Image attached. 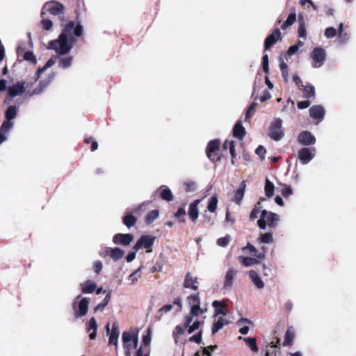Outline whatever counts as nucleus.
Segmentation results:
<instances>
[{
	"label": "nucleus",
	"mask_w": 356,
	"mask_h": 356,
	"mask_svg": "<svg viewBox=\"0 0 356 356\" xmlns=\"http://www.w3.org/2000/svg\"><path fill=\"white\" fill-rule=\"evenodd\" d=\"M82 31L83 27L81 24L76 25L74 22H70L65 25L57 40L49 42L48 48L60 55L67 54L72 49L76 37H80Z\"/></svg>",
	"instance_id": "1"
},
{
	"label": "nucleus",
	"mask_w": 356,
	"mask_h": 356,
	"mask_svg": "<svg viewBox=\"0 0 356 356\" xmlns=\"http://www.w3.org/2000/svg\"><path fill=\"white\" fill-rule=\"evenodd\" d=\"M41 15H42V18L41 23H42V26L43 29L45 30H47V31L50 30L53 26L52 21L51 19L45 18L44 12H42Z\"/></svg>",
	"instance_id": "41"
},
{
	"label": "nucleus",
	"mask_w": 356,
	"mask_h": 356,
	"mask_svg": "<svg viewBox=\"0 0 356 356\" xmlns=\"http://www.w3.org/2000/svg\"><path fill=\"white\" fill-rule=\"evenodd\" d=\"M314 149H311L306 147L301 148L298 153V159L303 165L307 164L310 161H312L314 157Z\"/></svg>",
	"instance_id": "12"
},
{
	"label": "nucleus",
	"mask_w": 356,
	"mask_h": 356,
	"mask_svg": "<svg viewBox=\"0 0 356 356\" xmlns=\"http://www.w3.org/2000/svg\"><path fill=\"white\" fill-rule=\"evenodd\" d=\"M260 212V209L259 207H256L250 213V218L252 220H254L258 218L259 214Z\"/></svg>",
	"instance_id": "62"
},
{
	"label": "nucleus",
	"mask_w": 356,
	"mask_h": 356,
	"mask_svg": "<svg viewBox=\"0 0 356 356\" xmlns=\"http://www.w3.org/2000/svg\"><path fill=\"white\" fill-rule=\"evenodd\" d=\"M245 129L242 125L241 121L237 122L233 130L234 136L242 140L245 135Z\"/></svg>",
	"instance_id": "29"
},
{
	"label": "nucleus",
	"mask_w": 356,
	"mask_h": 356,
	"mask_svg": "<svg viewBox=\"0 0 356 356\" xmlns=\"http://www.w3.org/2000/svg\"><path fill=\"white\" fill-rule=\"evenodd\" d=\"M243 340L252 351H258V348L254 338H243Z\"/></svg>",
	"instance_id": "42"
},
{
	"label": "nucleus",
	"mask_w": 356,
	"mask_h": 356,
	"mask_svg": "<svg viewBox=\"0 0 356 356\" xmlns=\"http://www.w3.org/2000/svg\"><path fill=\"white\" fill-rule=\"evenodd\" d=\"M17 112L18 107L15 105L9 106L5 112L6 120L3 122H8V123L10 124V129L13 127V122H11V120L16 118Z\"/></svg>",
	"instance_id": "16"
},
{
	"label": "nucleus",
	"mask_w": 356,
	"mask_h": 356,
	"mask_svg": "<svg viewBox=\"0 0 356 356\" xmlns=\"http://www.w3.org/2000/svg\"><path fill=\"white\" fill-rule=\"evenodd\" d=\"M124 254V252L119 248H113L111 250L110 256L114 261L120 259Z\"/></svg>",
	"instance_id": "35"
},
{
	"label": "nucleus",
	"mask_w": 356,
	"mask_h": 356,
	"mask_svg": "<svg viewBox=\"0 0 356 356\" xmlns=\"http://www.w3.org/2000/svg\"><path fill=\"white\" fill-rule=\"evenodd\" d=\"M188 301L189 305H191V307H192V305H200V300L198 293H195L188 296Z\"/></svg>",
	"instance_id": "48"
},
{
	"label": "nucleus",
	"mask_w": 356,
	"mask_h": 356,
	"mask_svg": "<svg viewBox=\"0 0 356 356\" xmlns=\"http://www.w3.org/2000/svg\"><path fill=\"white\" fill-rule=\"evenodd\" d=\"M229 321L226 319L225 316H217L215 319L213 327L212 334H215L217 332L221 330L225 325L228 324Z\"/></svg>",
	"instance_id": "20"
},
{
	"label": "nucleus",
	"mask_w": 356,
	"mask_h": 356,
	"mask_svg": "<svg viewBox=\"0 0 356 356\" xmlns=\"http://www.w3.org/2000/svg\"><path fill=\"white\" fill-rule=\"evenodd\" d=\"M57 59H59L58 62V66L62 68H67L69 66L71 65L72 62L73 60V56H69L66 57H62L60 58L58 56H55L52 58H51L46 63V64L44 65L43 67L39 68L37 72V79H40L42 76V74L48 68L51 67L53 65H54L57 60Z\"/></svg>",
	"instance_id": "5"
},
{
	"label": "nucleus",
	"mask_w": 356,
	"mask_h": 356,
	"mask_svg": "<svg viewBox=\"0 0 356 356\" xmlns=\"http://www.w3.org/2000/svg\"><path fill=\"white\" fill-rule=\"evenodd\" d=\"M303 92V97L305 98H312L315 96V88L310 83H308L305 86L303 85V87L300 88Z\"/></svg>",
	"instance_id": "26"
},
{
	"label": "nucleus",
	"mask_w": 356,
	"mask_h": 356,
	"mask_svg": "<svg viewBox=\"0 0 356 356\" xmlns=\"http://www.w3.org/2000/svg\"><path fill=\"white\" fill-rule=\"evenodd\" d=\"M257 106V103H252L248 108V109L247 110L246 113H245V120H248L252 115L253 113L254 112Z\"/></svg>",
	"instance_id": "50"
},
{
	"label": "nucleus",
	"mask_w": 356,
	"mask_h": 356,
	"mask_svg": "<svg viewBox=\"0 0 356 356\" xmlns=\"http://www.w3.org/2000/svg\"><path fill=\"white\" fill-rule=\"evenodd\" d=\"M141 268H138L134 273H132L129 279L132 281L133 283H135L138 281V278L136 277V275L140 271Z\"/></svg>",
	"instance_id": "61"
},
{
	"label": "nucleus",
	"mask_w": 356,
	"mask_h": 356,
	"mask_svg": "<svg viewBox=\"0 0 356 356\" xmlns=\"http://www.w3.org/2000/svg\"><path fill=\"white\" fill-rule=\"evenodd\" d=\"M218 202V200L217 196L216 195L212 196L209 199L208 206H207V209L210 212H212V213L215 212L216 210V208H217Z\"/></svg>",
	"instance_id": "38"
},
{
	"label": "nucleus",
	"mask_w": 356,
	"mask_h": 356,
	"mask_svg": "<svg viewBox=\"0 0 356 356\" xmlns=\"http://www.w3.org/2000/svg\"><path fill=\"white\" fill-rule=\"evenodd\" d=\"M245 249L249 251L250 254L257 257V258H259L260 259H262L265 257L266 248L264 246L261 247L263 252H260L259 254H257V249L252 245L248 244L247 245V247L245 248Z\"/></svg>",
	"instance_id": "32"
},
{
	"label": "nucleus",
	"mask_w": 356,
	"mask_h": 356,
	"mask_svg": "<svg viewBox=\"0 0 356 356\" xmlns=\"http://www.w3.org/2000/svg\"><path fill=\"white\" fill-rule=\"evenodd\" d=\"M185 214H186L185 209L183 208H180L178 209V211L175 213V216L179 219H181V220L182 222H184V219H181V218H183L185 216Z\"/></svg>",
	"instance_id": "59"
},
{
	"label": "nucleus",
	"mask_w": 356,
	"mask_h": 356,
	"mask_svg": "<svg viewBox=\"0 0 356 356\" xmlns=\"http://www.w3.org/2000/svg\"><path fill=\"white\" fill-rule=\"evenodd\" d=\"M237 271L234 268H229L226 273L223 288L229 290L233 285Z\"/></svg>",
	"instance_id": "17"
},
{
	"label": "nucleus",
	"mask_w": 356,
	"mask_h": 356,
	"mask_svg": "<svg viewBox=\"0 0 356 356\" xmlns=\"http://www.w3.org/2000/svg\"><path fill=\"white\" fill-rule=\"evenodd\" d=\"M298 140L300 144L306 146L313 145L316 142V138L314 136L307 131H302L299 134Z\"/></svg>",
	"instance_id": "14"
},
{
	"label": "nucleus",
	"mask_w": 356,
	"mask_h": 356,
	"mask_svg": "<svg viewBox=\"0 0 356 356\" xmlns=\"http://www.w3.org/2000/svg\"><path fill=\"white\" fill-rule=\"evenodd\" d=\"M299 21H300V25H299V27H298V35L300 38H305V36H306V29H305V24H304L302 17H299Z\"/></svg>",
	"instance_id": "49"
},
{
	"label": "nucleus",
	"mask_w": 356,
	"mask_h": 356,
	"mask_svg": "<svg viewBox=\"0 0 356 356\" xmlns=\"http://www.w3.org/2000/svg\"><path fill=\"white\" fill-rule=\"evenodd\" d=\"M258 241L263 243H270L273 242V238L270 233H264L261 234V236L259 238H258Z\"/></svg>",
	"instance_id": "44"
},
{
	"label": "nucleus",
	"mask_w": 356,
	"mask_h": 356,
	"mask_svg": "<svg viewBox=\"0 0 356 356\" xmlns=\"http://www.w3.org/2000/svg\"><path fill=\"white\" fill-rule=\"evenodd\" d=\"M159 189L161 190V197L163 200L168 202L173 200V195L167 186H161Z\"/></svg>",
	"instance_id": "30"
},
{
	"label": "nucleus",
	"mask_w": 356,
	"mask_h": 356,
	"mask_svg": "<svg viewBox=\"0 0 356 356\" xmlns=\"http://www.w3.org/2000/svg\"><path fill=\"white\" fill-rule=\"evenodd\" d=\"M279 221V217L276 213L268 212L263 210L261 213V218L257 221V225L261 229H265L266 226L275 227Z\"/></svg>",
	"instance_id": "7"
},
{
	"label": "nucleus",
	"mask_w": 356,
	"mask_h": 356,
	"mask_svg": "<svg viewBox=\"0 0 356 356\" xmlns=\"http://www.w3.org/2000/svg\"><path fill=\"white\" fill-rule=\"evenodd\" d=\"M24 58L27 60V61H30L33 64H35L36 63V58L34 55V54L31 51H26L24 55Z\"/></svg>",
	"instance_id": "53"
},
{
	"label": "nucleus",
	"mask_w": 356,
	"mask_h": 356,
	"mask_svg": "<svg viewBox=\"0 0 356 356\" xmlns=\"http://www.w3.org/2000/svg\"><path fill=\"white\" fill-rule=\"evenodd\" d=\"M245 187L246 184L245 182L243 181L241 182L240 187L236 190L235 193L234 201L238 204L241 203V201L243 197Z\"/></svg>",
	"instance_id": "28"
},
{
	"label": "nucleus",
	"mask_w": 356,
	"mask_h": 356,
	"mask_svg": "<svg viewBox=\"0 0 356 356\" xmlns=\"http://www.w3.org/2000/svg\"><path fill=\"white\" fill-rule=\"evenodd\" d=\"M202 330H199L196 334H194L189 338V341L195 342L200 344L202 343Z\"/></svg>",
	"instance_id": "51"
},
{
	"label": "nucleus",
	"mask_w": 356,
	"mask_h": 356,
	"mask_svg": "<svg viewBox=\"0 0 356 356\" xmlns=\"http://www.w3.org/2000/svg\"><path fill=\"white\" fill-rule=\"evenodd\" d=\"M325 115V110L322 106L315 105L310 108L309 115L313 119L321 120Z\"/></svg>",
	"instance_id": "19"
},
{
	"label": "nucleus",
	"mask_w": 356,
	"mask_h": 356,
	"mask_svg": "<svg viewBox=\"0 0 356 356\" xmlns=\"http://www.w3.org/2000/svg\"><path fill=\"white\" fill-rule=\"evenodd\" d=\"M63 5L54 1L47 2L42 8V12H48L53 15H58L63 13Z\"/></svg>",
	"instance_id": "11"
},
{
	"label": "nucleus",
	"mask_w": 356,
	"mask_h": 356,
	"mask_svg": "<svg viewBox=\"0 0 356 356\" xmlns=\"http://www.w3.org/2000/svg\"><path fill=\"white\" fill-rule=\"evenodd\" d=\"M220 141L218 140H212L208 144L207 152H214L219 149Z\"/></svg>",
	"instance_id": "45"
},
{
	"label": "nucleus",
	"mask_w": 356,
	"mask_h": 356,
	"mask_svg": "<svg viewBox=\"0 0 356 356\" xmlns=\"http://www.w3.org/2000/svg\"><path fill=\"white\" fill-rule=\"evenodd\" d=\"M337 35V30L333 27H328L325 31V36L327 38H332Z\"/></svg>",
	"instance_id": "55"
},
{
	"label": "nucleus",
	"mask_w": 356,
	"mask_h": 356,
	"mask_svg": "<svg viewBox=\"0 0 356 356\" xmlns=\"http://www.w3.org/2000/svg\"><path fill=\"white\" fill-rule=\"evenodd\" d=\"M184 189L186 192H193L197 189L196 183L191 180H188L184 183Z\"/></svg>",
	"instance_id": "43"
},
{
	"label": "nucleus",
	"mask_w": 356,
	"mask_h": 356,
	"mask_svg": "<svg viewBox=\"0 0 356 356\" xmlns=\"http://www.w3.org/2000/svg\"><path fill=\"white\" fill-rule=\"evenodd\" d=\"M134 240V236L131 234H117L113 238V241L116 245H128Z\"/></svg>",
	"instance_id": "13"
},
{
	"label": "nucleus",
	"mask_w": 356,
	"mask_h": 356,
	"mask_svg": "<svg viewBox=\"0 0 356 356\" xmlns=\"http://www.w3.org/2000/svg\"><path fill=\"white\" fill-rule=\"evenodd\" d=\"M89 300L88 298H81L80 295L75 298L72 302V309L76 318L86 315L88 311Z\"/></svg>",
	"instance_id": "6"
},
{
	"label": "nucleus",
	"mask_w": 356,
	"mask_h": 356,
	"mask_svg": "<svg viewBox=\"0 0 356 356\" xmlns=\"http://www.w3.org/2000/svg\"><path fill=\"white\" fill-rule=\"evenodd\" d=\"M197 278L193 277L190 273L186 275L184 286L185 288L192 289L196 291L198 289Z\"/></svg>",
	"instance_id": "21"
},
{
	"label": "nucleus",
	"mask_w": 356,
	"mask_h": 356,
	"mask_svg": "<svg viewBox=\"0 0 356 356\" xmlns=\"http://www.w3.org/2000/svg\"><path fill=\"white\" fill-rule=\"evenodd\" d=\"M206 312V308H201L198 305H192L190 314L184 317V325L189 334L199 329L201 322L197 319V316Z\"/></svg>",
	"instance_id": "3"
},
{
	"label": "nucleus",
	"mask_w": 356,
	"mask_h": 356,
	"mask_svg": "<svg viewBox=\"0 0 356 356\" xmlns=\"http://www.w3.org/2000/svg\"><path fill=\"white\" fill-rule=\"evenodd\" d=\"M97 329V321L94 318H91L86 324V330L90 333L89 337L90 339H94L96 337Z\"/></svg>",
	"instance_id": "22"
},
{
	"label": "nucleus",
	"mask_w": 356,
	"mask_h": 356,
	"mask_svg": "<svg viewBox=\"0 0 356 356\" xmlns=\"http://www.w3.org/2000/svg\"><path fill=\"white\" fill-rule=\"evenodd\" d=\"M293 193V190L290 186H286L282 190V194L284 197H289Z\"/></svg>",
	"instance_id": "56"
},
{
	"label": "nucleus",
	"mask_w": 356,
	"mask_h": 356,
	"mask_svg": "<svg viewBox=\"0 0 356 356\" xmlns=\"http://www.w3.org/2000/svg\"><path fill=\"white\" fill-rule=\"evenodd\" d=\"M55 74L51 73L47 77L40 80L39 85L31 92L27 91V89L31 86L25 81H19L8 86V93L5 98L4 103L9 104L11 100L16 97H21L26 93L31 97L38 95L44 92L50 83L54 79Z\"/></svg>",
	"instance_id": "2"
},
{
	"label": "nucleus",
	"mask_w": 356,
	"mask_h": 356,
	"mask_svg": "<svg viewBox=\"0 0 356 356\" xmlns=\"http://www.w3.org/2000/svg\"><path fill=\"white\" fill-rule=\"evenodd\" d=\"M185 329H187L185 325H177L174 331H173V336L175 337V342L177 343V337L180 335H182L184 334Z\"/></svg>",
	"instance_id": "47"
},
{
	"label": "nucleus",
	"mask_w": 356,
	"mask_h": 356,
	"mask_svg": "<svg viewBox=\"0 0 356 356\" xmlns=\"http://www.w3.org/2000/svg\"><path fill=\"white\" fill-rule=\"evenodd\" d=\"M281 32L279 29H275L272 33L267 37L264 43L265 50H268L277 41L281 40Z\"/></svg>",
	"instance_id": "15"
},
{
	"label": "nucleus",
	"mask_w": 356,
	"mask_h": 356,
	"mask_svg": "<svg viewBox=\"0 0 356 356\" xmlns=\"http://www.w3.org/2000/svg\"><path fill=\"white\" fill-rule=\"evenodd\" d=\"M295 336V331L293 327H290L286 330L284 335V341L283 343L284 346L289 345L292 341L293 340Z\"/></svg>",
	"instance_id": "33"
},
{
	"label": "nucleus",
	"mask_w": 356,
	"mask_h": 356,
	"mask_svg": "<svg viewBox=\"0 0 356 356\" xmlns=\"http://www.w3.org/2000/svg\"><path fill=\"white\" fill-rule=\"evenodd\" d=\"M10 130V124L3 122L0 128V145L6 140L8 134Z\"/></svg>",
	"instance_id": "25"
},
{
	"label": "nucleus",
	"mask_w": 356,
	"mask_h": 356,
	"mask_svg": "<svg viewBox=\"0 0 356 356\" xmlns=\"http://www.w3.org/2000/svg\"><path fill=\"white\" fill-rule=\"evenodd\" d=\"M310 105V103L308 101H300L299 102H298V108L299 109H304V108H307Z\"/></svg>",
	"instance_id": "63"
},
{
	"label": "nucleus",
	"mask_w": 356,
	"mask_h": 356,
	"mask_svg": "<svg viewBox=\"0 0 356 356\" xmlns=\"http://www.w3.org/2000/svg\"><path fill=\"white\" fill-rule=\"evenodd\" d=\"M173 308V305H171V304H168V305H164L163 307H162L161 308H160L158 312H157V314H156V318L160 321L163 316L170 312Z\"/></svg>",
	"instance_id": "34"
},
{
	"label": "nucleus",
	"mask_w": 356,
	"mask_h": 356,
	"mask_svg": "<svg viewBox=\"0 0 356 356\" xmlns=\"http://www.w3.org/2000/svg\"><path fill=\"white\" fill-rule=\"evenodd\" d=\"M103 264L100 261H96L94 263V270L95 273H99L101 270H102Z\"/></svg>",
	"instance_id": "58"
},
{
	"label": "nucleus",
	"mask_w": 356,
	"mask_h": 356,
	"mask_svg": "<svg viewBox=\"0 0 356 356\" xmlns=\"http://www.w3.org/2000/svg\"><path fill=\"white\" fill-rule=\"evenodd\" d=\"M109 343L113 344L115 347V349L118 348V338L120 333H116L115 332H109Z\"/></svg>",
	"instance_id": "40"
},
{
	"label": "nucleus",
	"mask_w": 356,
	"mask_h": 356,
	"mask_svg": "<svg viewBox=\"0 0 356 356\" xmlns=\"http://www.w3.org/2000/svg\"><path fill=\"white\" fill-rule=\"evenodd\" d=\"M159 216L158 210H152L146 216V222L150 224L153 222Z\"/></svg>",
	"instance_id": "46"
},
{
	"label": "nucleus",
	"mask_w": 356,
	"mask_h": 356,
	"mask_svg": "<svg viewBox=\"0 0 356 356\" xmlns=\"http://www.w3.org/2000/svg\"><path fill=\"white\" fill-rule=\"evenodd\" d=\"M122 339L125 356H131V350L136 348L138 343V334L133 332H123Z\"/></svg>",
	"instance_id": "4"
},
{
	"label": "nucleus",
	"mask_w": 356,
	"mask_h": 356,
	"mask_svg": "<svg viewBox=\"0 0 356 356\" xmlns=\"http://www.w3.org/2000/svg\"><path fill=\"white\" fill-rule=\"evenodd\" d=\"M81 291L84 293H92L96 289V284L91 280H87L81 284Z\"/></svg>",
	"instance_id": "24"
},
{
	"label": "nucleus",
	"mask_w": 356,
	"mask_h": 356,
	"mask_svg": "<svg viewBox=\"0 0 356 356\" xmlns=\"http://www.w3.org/2000/svg\"><path fill=\"white\" fill-rule=\"evenodd\" d=\"M156 240V236L151 235L142 236L134 246V250L137 251L140 248H145L147 252H151V247Z\"/></svg>",
	"instance_id": "10"
},
{
	"label": "nucleus",
	"mask_w": 356,
	"mask_h": 356,
	"mask_svg": "<svg viewBox=\"0 0 356 356\" xmlns=\"http://www.w3.org/2000/svg\"><path fill=\"white\" fill-rule=\"evenodd\" d=\"M249 275L252 280V282L254 283V284L257 289H262L264 287V284L262 280L255 271L250 270L249 272Z\"/></svg>",
	"instance_id": "27"
},
{
	"label": "nucleus",
	"mask_w": 356,
	"mask_h": 356,
	"mask_svg": "<svg viewBox=\"0 0 356 356\" xmlns=\"http://www.w3.org/2000/svg\"><path fill=\"white\" fill-rule=\"evenodd\" d=\"M296 14L295 12V9L293 8L291 10V13L289 15L286 20L282 24V25L281 26L282 29L283 30L286 29L289 26L292 25L296 22Z\"/></svg>",
	"instance_id": "31"
},
{
	"label": "nucleus",
	"mask_w": 356,
	"mask_h": 356,
	"mask_svg": "<svg viewBox=\"0 0 356 356\" xmlns=\"http://www.w3.org/2000/svg\"><path fill=\"white\" fill-rule=\"evenodd\" d=\"M200 200H196L189 206L188 215L193 221H195L199 216L197 206L200 202Z\"/></svg>",
	"instance_id": "23"
},
{
	"label": "nucleus",
	"mask_w": 356,
	"mask_h": 356,
	"mask_svg": "<svg viewBox=\"0 0 356 356\" xmlns=\"http://www.w3.org/2000/svg\"><path fill=\"white\" fill-rule=\"evenodd\" d=\"M230 241V236L229 235L225 236L218 239L217 244L221 247H225L228 245Z\"/></svg>",
	"instance_id": "52"
},
{
	"label": "nucleus",
	"mask_w": 356,
	"mask_h": 356,
	"mask_svg": "<svg viewBox=\"0 0 356 356\" xmlns=\"http://www.w3.org/2000/svg\"><path fill=\"white\" fill-rule=\"evenodd\" d=\"M271 97L270 93L268 90H265L264 95L259 97L261 102H265Z\"/></svg>",
	"instance_id": "64"
},
{
	"label": "nucleus",
	"mask_w": 356,
	"mask_h": 356,
	"mask_svg": "<svg viewBox=\"0 0 356 356\" xmlns=\"http://www.w3.org/2000/svg\"><path fill=\"white\" fill-rule=\"evenodd\" d=\"M256 154L263 159L266 153V149L263 146H259L255 150Z\"/></svg>",
	"instance_id": "57"
},
{
	"label": "nucleus",
	"mask_w": 356,
	"mask_h": 356,
	"mask_svg": "<svg viewBox=\"0 0 356 356\" xmlns=\"http://www.w3.org/2000/svg\"><path fill=\"white\" fill-rule=\"evenodd\" d=\"M258 263V261L256 259L245 257L242 259V264L245 266H250L254 265Z\"/></svg>",
	"instance_id": "54"
},
{
	"label": "nucleus",
	"mask_w": 356,
	"mask_h": 356,
	"mask_svg": "<svg viewBox=\"0 0 356 356\" xmlns=\"http://www.w3.org/2000/svg\"><path fill=\"white\" fill-rule=\"evenodd\" d=\"M136 222V218L130 214L126 215L123 218V223L129 228L134 226Z\"/></svg>",
	"instance_id": "39"
},
{
	"label": "nucleus",
	"mask_w": 356,
	"mask_h": 356,
	"mask_svg": "<svg viewBox=\"0 0 356 356\" xmlns=\"http://www.w3.org/2000/svg\"><path fill=\"white\" fill-rule=\"evenodd\" d=\"M311 58L312 59V67L319 68L323 64L326 58V51L322 47H316L311 53Z\"/></svg>",
	"instance_id": "9"
},
{
	"label": "nucleus",
	"mask_w": 356,
	"mask_h": 356,
	"mask_svg": "<svg viewBox=\"0 0 356 356\" xmlns=\"http://www.w3.org/2000/svg\"><path fill=\"white\" fill-rule=\"evenodd\" d=\"M151 335H152V331L150 328H148L147 330L146 334L143 335V341H142V346L147 347L149 345L151 342ZM136 356H148L147 353H145L143 350L142 347H140L136 352Z\"/></svg>",
	"instance_id": "18"
},
{
	"label": "nucleus",
	"mask_w": 356,
	"mask_h": 356,
	"mask_svg": "<svg viewBox=\"0 0 356 356\" xmlns=\"http://www.w3.org/2000/svg\"><path fill=\"white\" fill-rule=\"evenodd\" d=\"M223 148L229 149V153H230L232 157L235 158L236 152H235L234 143L233 140H226L223 144Z\"/></svg>",
	"instance_id": "37"
},
{
	"label": "nucleus",
	"mask_w": 356,
	"mask_h": 356,
	"mask_svg": "<svg viewBox=\"0 0 356 356\" xmlns=\"http://www.w3.org/2000/svg\"><path fill=\"white\" fill-rule=\"evenodd\" d=\"M226 316L225 311L224 309V307H218L216 309L215 311V316Z\"/></svg>",
	"instance_id": "60"
},
{
	"label": "nucleus",
	"mask_w": 356,
	"mask_h": 356,
	"mask_svg": "<svg viewBox=\"0 0 356 356\" xmlns=\"http://www.w3.org/2000/svg\"><path fill=\"white\" fill-rule=\"evenodd\" d=\"M268 136L275 141H279L282 138L284 131L282 129V120L280 118H276L272 122Z\"/></svg>",
	"instance_id": "8"
},
{
	"label": "nucleus",
	"mask_w": 356,
	"mask_h": 356,
	"mask_svg": "<svg viewBox=\"0 0 356 356\" xmlns=\"http://www.w3.org/2000/svg\"><path fill=\"white\" fill-rule=\"evenodd\" d=\"M274 189V184L268 179H266L264 187L266 195L268 197H272L273 195Z\"/></svg>",
	"instance_id": "36"
}]
</instances>
